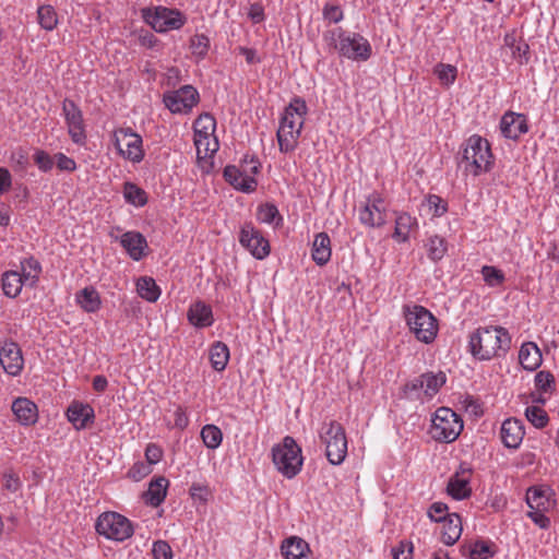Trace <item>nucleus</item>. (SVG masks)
<instances>
[{
	"mask_svg": "<svg viewBox=\"0 0 559 559\" xmlns=\"http://www.w3.org/2000/svg\"><path fill=\"white\" fill-rule=\"evenodd\" d=\"M512 337L509 331L500 325L478 328L469 335L468 350L480 361L503 358L510 350Z\"/></svg>",
	"mask_w": 559,
	"mask_h": 559,
	"instance_id": "obj_1",
	"label": "nucleus"
},
{
	"mask_svg": "<svg viewBox=\"0 0 559 559\" xmlns=\"http://www.w3.org/2000/svg\"><path fill=\"white\" fill-rule=\"evenodd\" d=\"M460 165L466 173L477 177L492 167V153L489 142L478 134L467 138L460 147Z\"/></svg>",
	"mask_w": 559,
	"mask_h": 559,
	"instance_id": "obj_2",
	"label": "nucleus"
},
{
	"mask_svg": "<svg viewBox=\"0 0 559 559\" xmlns=\"http://www.w3.org/2000/svg\"><path fill=\"white\" fill-rule=\"evenodd\" d=\"M261 170V163L257 155L245 154L240 166L227 165L223 170L224 179L236 190L243 193H252L257 190L255 176Z\"/></svg>",
	"mask_w": 559,
	"mask_h": 559,
	"instance_id": "obj_3",
	"label": "nucleus"
},
{
	"mask_svg": "<svg viewBox=\"0 0 559 559\" xmlns=\"http://www.w3.org/2000/svg\"><path fill=\"white\" fill-rule=\"evenodd\" d=\"M404 319L416 340L431 344L438 334V322L435 316L419 305H406L403 307Z\"/></svg>",
	"mask_w": 559,
	"mask_h": 559,
	"instance_id": "obj_4",
	"label": "nucleus"
},
{
	"mask_svg": "<svg viewBox=\"0 0 559 559\" xmlns=\"http://www.w3.org/2000/svg\"><path fill=\"white\" fill-rule=\"evenodd\" d=\"M141 15L143 21L158 34L179 31L188 22V16L181 10L166 5L143 8Z\"/></svg>",
	"mask_w": 559,
	"mask_h": 559,
	"instance_id": "obj_5",
	"label": "nucleus"
},
{
	"mask_svg": "<svg viewBox=\"0 0 559 559\" xmlns=\"http://www.w3.org/2000/svg\"><path fill=\"white\" fill-rule=\"evenodd\" d=\"M272 461L276 469L287 479L294 478L302 468L304 457L301 448L296 440L284 437L282 443L272 448Z\"/></svg>",
	"mask_w": 559,
	"mask_h": 559,
	"instance_id": "obj_6",
	"label": "nucleus"
},
{
	"mask_svg": "<svg viewBox=\"0 0 559 559\" xmlns=\"http://www.w3.org/2000/svg\"><path fill=\"white\" fill-rule=\"evenodd\" d=\"M463 419L449 407H439L431 418L430 437L440 443L454 442L463 430Z\"/></svg>",
	"mask_w": 559,
	"mask_h": 559,
	"instance_id": "obj_7",
	"label": "nucleus"
},
{
	"mask_svg": "<svg viewBox=\"0 0 559 559\" xmlns=\"http://www.w3.org/2000/svg\"><path fill=\"white\" fill-rule=\"evenodd\" d=\"M325 444V454L332 465H340L347 454V439L343 426L336 420L323 423L319 432Z\"/></svg>",
	"mask_w": 559,
	"mask_h": 559,
	"instance_id": "obj_8",
	"label": "nucleus"
},
{
	"mask_svg": "<svg viewBox=\"0 0 559 559\" xmlns=\"http://www.w3.org/2000/svg\"><path fill=\"white\" fill-rule=\"evenodd\" d=\"M96 532L106 539L122 543L134 534L132 522L124 515L107 511L102 513L95 523Z\"/></svg>",
	"mask_w": 559,
	"mask_h": 559,
	"instance_id": "obj_9",
	"label": "nucleus"
},
{
	"mask_svg": "<svg viewBox=\"0 0 559 559\" xmlns=\"http://www.w3.org/2000/svg\"><path fill=\"white\" fill-rule=\"evenodd\" d=\"M200 102L198 90L190 85L180 86L163 94V104L174 115H188Z\"/></svg>",
	"mask_w": 559,
	"mask_h": 559,
	"instance_id": "obj_10",
	"label": "nucleus"
},
{
	"mask_svg": "<svg viewBox=\"0 0 559 559\" xmlns=\"http://www.w3.org/2000/svg\"><path fill=\"white\" fill-rule=\"evenodd\" d=\"M447 383V374L443 371H427L404 386V392L413 399H420V392L428 399L433 397Z\"/></svg>",
	"mask_w": 559,
	"mask_h": 559,
	"instance_id": "obj_11",
	"label": "nucleus"
},
{
	"mask_svg": "<svg viewBox=\"0 0 559 559\" xmlns=\"http://www.w3.org/2000/svg\"><path fill=\"white\" fill-rule=\"evenodd\" d=\"M62 116L72 142L80 146L85 145L87 136L83 112L74 100L70 98L63 99Z\"/></svg>",
	"mask_w": 559,
	"mask_h": 559,
	"instance_id": "obj_12",
	"label": "nucleus"
},
{
	"mask_svg": "<svg viewBox=\"0 0 559 559\" xmlns=\"http://www.w3.org/2000/svg\"><path fill=\"white\" fill-rule=\"evenodd\" d=\"M338 55L353 61H367L372 55V47L361 34L346 32L338 44Z\"/></svg>",
	"mask_w": 559,
	"mask_h": 559,
	"instance_id": "obj_13",
	"label": "nucleus"
},
{
	"mask_svg": "<svg viewBox=\"0 0 559 559\" xmlns=\"http://www.w3.org/2000/svg\"><path fill=\"white\" fill-rule=\"evenodd\" d=\"M115 231H121V227H112L109 236L120 243L130 259L141 261L148 254V243L143 234L136 230H128L120 236H116Z\"/></svg>",
	"mask_w": 559,
	"mask_h": 559,
	"instance_id": "obj_14",
	"label": "nucleus"
},
{
	"mask_svg": "<svg viewBox=\"0 0 559 559\" xmlns=\"http://www.w3.org/2000/svg\"><path fill=\"white\" fill-rule=\"evenodd\" d=\"M358 219L368 228H379L386 223L384 201L379 193H372L367 198L366 203L359 207Z\"/></svg>",
	"mask_w": 559,
	"mask_h": 559,
	"instance_id": "obj_15",
	"label": "nucleus"
},
{
	"mask_svg": "<svg viewBox=\"0 0 559 559\" xmlns=\"http://www.w3.org/2000/svg\"><path fill=\"white\" fill-rule=\"evenodd\" d=\"M239 242L258 260H263L270 254L269 240L251 222H246L240 227Z\"/></svg>",
	"mask_w": 559,
	"mask_h": 559,
	"instance_id": "obj_16",
	"label": "nucleus"
},
{
	"mask_svg": "<svg viewBox=\"0 0 559 559\" xmlns=\"http://www.w3.org/2000/svg\"><path fill=\"white\" fill-rule=\"evenodd\" d=\"M0 365L11 377L21 374L24 368V357L21 347L14 341H5L0 347Z\"/></svg>",
	"mask_w": 559,
	"mask_h": 559,
	"instance_id": "obj_17",
	"label": "nucleus"
},
{
	"mask_svg": "<svg viewBox=\"0 0 559 559\" xmlns=\"http://www.w3.org/2000/svg\"><path fill=\"white\" fill-rule=\"evenodd\" d=\"M307 112L308 107L305 99L296 96L284 108L278 127L288 130H299L301 132Z\"/></svg>",
	"mask_w": 559,
	"mask_h": 559,
	"instance_id": "obj_18",
	"label": "nucleus"
},
{
	"mask_svg": "<svg viewBox=\"0 0 559 559\" xmlns=\"http://www.w3.org/2000/svg\"><path fill=\"white\" fill-rule=\"evenodd\" d=\"M501 135L507 140L518 141L530 130L527 117L524 114L506 111L499 122Z\"/></svg>",
	"mask_w": 559,
	"mask_h": 559,
	"instance_id": "obj_19",
	"label": "nucleus"
},
{
	"mask_svg": "<svg viewBox=\"0 0 559 559\" xmlns=\"http://www.w3.org/2000/svg\"><path fill=\"white\" fill-rule=\"evenodd\" d=\"M473 469L462 463L459 469L449 478L447 492L455 500H464L472 495L471 477Z\"/></svg>",
	"mask_w": 559,
	"mask_h": 559,
	"instance_id": "obj_20",
	"label": "nucleus"
},
{
	"mask_svg": "<svg viewBox=\"0 0 559 559\" xmlns=\"http://www.w3.org/2000/svg\"><path fill=\"white\" fill-rule=\"evenodd\" d=\"M64 415L76 431L85 430L94 425L95 411L88 404L81 401H72Z\"/></svg>",
	"mask_w": 559,
	"mask_h": 559,
	"instance_id": "obj_21",
	"label": "nucleus"
},
{
	"mask_svg": "<svg viewBox=\"0 0 559 559\" xmlns=\"http://www.w3.org/2000/svg\"><path fill=\"white\" fill-rule=\"evenodd\" d=\"M523 421L516 418H507L500 428V438L506 448L518 449L524 438Z\"/></svg>",
	"mask_w": 559,
	"mask_h": 559,
	"instance_id": "obj_22",
	"label": "nucleus"
},
{
	"mask_svg": "<svg viewBox=\"0 0 559 559\" xmlns=\"http://www.w3.org/2000/svg\"><path fill=\"white\" fill-rule=\"evenodd\" d=\"M11 409L21 426L29 427L38 420V407L27 397H16Z\"/></svg>",
	"mask_w": 559,
	"mask_h": 559,
	"instance_id": "obj_23",
	"label": "nucleus"
},
{
	"mask_svg": "<svg viewBox=\"0 0 559 559\" xmlns=\"http://www.w3.org/2000/svg\"><path fill=\"white\" fill-rule=\"evenodd\" d=\"M187 318L189 323L197 329H205L214 323L212 307L203 300H197L190 305Z\"/></svg>",
	"mask_w": 559,
	"mask_h": 559,
	"instance_id": "obj_24",
	"label": "nucleus"
},
{
	"mask_svg": "<svg viewBox=\"0 0 559 559\" xmlns=\"http://www.w3.org/2000/svg\"><path fill=\"white\" fill-rule=\"evenodd\" d=\"M419 227L418 219L408 212H395V227L392 238L399 243L409 240L411 234Z\"/></svg>",
	"mask_w": 559,
	"mask_h": 559,
	"instance_id": "obj_25",
	"label": "nucleus"
},
{
	"mask_svg": "<svg viewBox=\"0 0 559 559\" xmlns=\"http://www.w3.org/2000/svg\"><path fill=\"white\" fill-rule=\"evenodd\" d=\"M124 138L129 139L126 148L121 151V157L133 164H139L144 158L143 140L140 134L135 133L131 128L124 129Z\"/></svg>",
	"mask_w": 559,
	"mask_h": 559,
	"instance_id": "obj_26",
	"label": "nucleus"
},
{
	"mask_svg": "<svg viewBox=\"0 0 559 559\" xmlns=\"http://www.w3.org/2000/svg\"><path fill=\"white\" fill-rule=\"evenodd\" d=\"M20 276L25 283L26 287L35 288L38 285L43 266L40 262L34 257L28 255L20 261Z\"/></svg>",
	"mask_w": 559,
	"mask_h": 559,
	"instance_id": "obj_27",
	"label": "nucleus"
},
{
	"mask_svg": "<svg viewBox=\"0 0 559 559\" xmlns=\"http://www.w3.org/2000/svg\"><path fill=\"white\" fill-rule=\"evenodd\" d=\"M285 559H310V547L306 540L298 536H292L283 540L281 546Z\"/></svg>",
	"mask_w": 559,
	"mask_h": 559,
	"instance_id": "obj_28",
	"label": "nucleus"
},
{
	"mask_svg": "<svg viewBox=\"0 0 559 559\" xmlns=\"http://www.w3.org/2000/svg\"><path fill=\"white\" fill-rule=\"evenodd\" d=\"M331 255L332 248L330 236L324 231L317 234L311 248L312 260L317 265L324 266L331 260Z\"/></svg>",
	"mask_w": 559,
	"mask_h": 559,
	"instance_id": "obj_29",
	"label": "nucleus"
},
{
	"mask_svg": "<svg viewBox=\"0 0 559 559\" xmlns=\"http://www.w3.org/2000/svg\"><path fill=\"white\" fill-rule=\"evenodd\" d=\"M551 489L543 486H532L526 491V503L531 510L549 511Z\"/></svg>",
	"mask_w": 559,
	"mask_h": 559,
	"instance_id": "obj_30",
	"label": "nucleus"
},
{
	"mask_svg": "<svg viewBox=\"0 0 559 559\" xmlns=\"http://www.w3.org/2000/svg\"><path fill=\"white\" fill-rule=\"evenodd\" d=\"M519 361L528 371H535L543 362L540 348L534 342H525L519 350Z\"/></svg>",
	"mask_w": 559,
	"mask_h": 559,
	"instance_id": "obj_31",
	"label": "nucleus"
},
{
	"mask_svg": "<svg viewBox=\"0 0 559 559\" xmlns=\"http://www.w3.org/2000/svg\"><path fill=\"white\" fill-rule=\"evenodd\" d=\"M75 302L87 313H95L102 307V298L94 286H86L75 294Z\"/></svg>",
	"mask_w": 559,
	"mask_h": 559,
	"instance_id": "obj_32",
	"label": "nucleus"
},
{
	"mask_svg": "<svg viewBox=\"0 0 559 559\" xmlns=\"http://www.w3.org/2000/svg\"><path fill=\"white\" fill-rule=\"evenodd\" d=\"M424 248L426 250L427 258L431 262L438 263L447 255L449 243L444 237L432 234L427 236L424 241Z\"/></svg>",
	"mask_w": 559,
	"mask_h": 559,
	"instance_id": "obj_33",
	"label": "nucleus"
},
{
	"mask_svg": "<svg viewBox=\"0 0 559 559\" xmlns=\"http://www.w3.org/2000/svg\"><path fill=\"white\" fill-rule=\"evenodd\" d=\"M503 44L511 49L512 57L520 64L528 63L531 59L530 46L524 39H518L514 33H507L503 37Z\"/></svg>",
	"mask_w": 559,
	"mask_h": 559,
	"instance_id": "obj_34",
	"label": "nucleus"
},
{
	"mask_svg": "<svg viewBox=\"0 0 559 559\" xmlns=\"http://www.w3.org/2000/svg\"><path fill=\"white\" fill-rule=\"evenodd\" d=\"M168 485L169 481L163 476L152 479L144 493L145 502L152 507L162 504L166 498Z\"/></svg>",
	"mask_w": 559,
	"mask_h": 559,
	"instance_id": "obj_35",
	"label": "nucleus"
},
{
	"mask_svg": "<svg viewBox=\"0 0 559 559\" xmlns=\"http://www.w3.org/2000/svg\"><path fill=\"white\" fill-rule=\"evenodd\" d=\"M442 523V542L448 545H454L462 535V520L457 513H452Z\"/></svg>",
	"mask_w": 559,
	"mask_h": 559,
	"instance_id": "obj_36",
	"label": "nucleus"
},
{
	"mask_svg": "<svg viewBox=\"0 0 559 559\" xmlns=\"http://www.w3.org/2000/svg\"><path fill=\"white\" fill-rule=\"evenodd\" d=\"M230 353L228 346L221 342L216 341L214 342L209 349V359L211 362V367L215 371H223L225 370L228 361H229Z\"/></svg>",
	"mask_w": 559,
	"mask_h": 559,
	"instance_id": "obj_37",
	"label": "nucleus"
},
{
	"mask_svg": "<svg viewBox=\"0 0 559 559\" xmlns=\"http://www.w3.org/2000/svg\"><path fill=\"white\" fill-rule=\"evenodd\" d=\"M1 286L3 294L8 298H16L21 292L23 286H25L24 281L20 276V271L10 270L5 271L1 276Z\"/></svg>",
	"mask_w": 559,
	"mask_h": 559,
	"instance_id": "obj_38",
	"label": "nucleus"
},
{
	"mask_svg": "<svg viewBox=\"0 0 559 559\" xmlns=\"http://www.w3.org/2000/svg\"><path fill=\"white\" fill-rule=\"evenodd\" d=\"M122 195L126 203L134 207H143L148 201L146 191L132 181H126L123 183Z\"/></svg>",
	"mask_w": 559,
	"mask_h": 559,
	"instance_id": "obj_39",
	"label": "nucleus"
},
{
	"mask_svg": "<svg viewBox=\"0 0 559 559\" xmlns=\"http://www.w3.org/2000/svg\"><path fill=\"white\" fill-rule=\"evenodd\" d=\"M300 135L301 132L299 130H288L278 127L276 139L280 152L283 154L293 153L298 146Z\"/></svg>",
	"mask_w": 559,
	"mask_h": 559,
	"instance_id": "obj_40",
	"label": "nucleus"
},
{
	"mask_svg": "<svg viewBox=\"0 0 559 559\" xmlns=\"http://www.w3.org/2000/svg\"><path fill=\"white\" fill-rule=\"evenodd\" d=\"M257 219L260 223L280 227L283 224V216L274 203H263L257 207Z\"/></svg>",
	"mask_w": 559,
	"mask_h": 559,
	"instance_id": "obj_41",
	"label": "nucleus"
},
{
	"mask_svg": "<svg viewBox=\"0 0 559 559\" xmlns=\"http://www.w3.org/2000/svg\"><path fill=\"white\" fill-rule=\"evenodd\" d=\"M136 292L142 299L148 302L157 301L162 294L155 280L150 276H141L136 281Z\"/></svg>",
	"mask_w": 559,
	"mask_h": 559,
	"instance_id": "obj_42",
	"label": "nucleus"
},
{
	"mask_svg": "<svg viewBox=\"0 0 559 559\" xmlns=\"http://www.w3.org/2000/svg\"><path fill=\"white\" fill-rule=\"evenodd\" d=\"M193 140L198 158L212 156L219 148V143L215 135L194 134Z\"/></svg>",
	"mask_w": 559,
	"mask_h": 559,
	"instance_id": "obj_43",
	"label": "nucleus"
},
{
	"mask_svg": "<svg viewBox=\"0 0 559 559\" xmlns=\"http://www.w3.org/2000/svg\"><path fill=\"white\" fill-rule=\"evenodd\" d=\"M200 435L204 445L210 450L217 449L223 442V432L216 425L203 426Z\"/></svg>",
	"mask_w": 559,
	"mask_h": 559,
	"instance_id": "obj_44",
	"label": "nucleus"
},
{
	"mask_svg": "<svg viewBox=\"0 0 559 559\" xmlns=\"http://www.w3.org/2000/svg\"><path fill=\"white\" fill-rule=\"evenodd\" d=\"M37 19L40 27L48 32L53 31L58 25L57 12L50 4H44L37 9Z\"/></svg>",
	"mask_w": 559,
	"mask_h": 559,
	"instance_id": "obj_45",
	"label": "nucleus"
},
{
	"mask_svg": "<svg viewBox=\"0 0 559 559\" xmlns=\"http://www.w3.org/2000/svg\"><path fill=\"white\" fill-rule=\"evenodd\" d=\"M433 74L443 86L450 87L456 80L457 69L453 64L440 62L433 67Z\"/></svg>",
	"mask_w": 559,
	"mask_h": 559,
	"instance_id": "obj_46",
	"label": "nucleus"
},
{
	"mask_svg": "<svg viewBox=\"0 0 559 559\" xmlns=\"http://www.w3.org/2000/svg\"><path fill=\"white\" fill-rule=\"evenodd\" d=\"M534 384L538 392L551 395L556 391V380L554 374L547 370L538 371L534 377Z\"/></svg>",
	"mask_w": 559,
	"mask_h": 559,
	"instance_id": "obj_47",
	"label": "nucleus"
},
{
	"mask_svg": "<svg viewBox=\"0 0 559 559\" xmlns=\"http://www.w3.org/2000/svg\"><path fill=\"white\" fill-rule=\"evenodd\" d=\"M423 205L428 207L429 212H431L433 217H441L449 210L448 202L443 200L440 195L432 193L425 195L423 200Z\"/></svg>",
	"mask_w": 559,
	"mask_h": 559,
	"instance_id": "obj_48",
	"label": "nucleus"
},
{
	"mask_svg": "<svg viewBox=\"0 0 559 559\" xmlns=\"http://www.w3.org/2000/svg\"><path fill=\"white\" fill-rule=\"evenodd\" d=\"M194 134L215 135L216 119L209 112L201 114L193 123Z\"/></svg>",
	"mask_w": 559,
	"mask_h": 559,
	"instance_id": "obj_49",
	"label": "nucleus"
},
{
	"mask_svg": "<svg viewBox=\"0 0 559 559\" xmlns=\"http://www.w3.org/2000/svg\"><path fill=\"white\" fill-rule=\"evenodd\" d=\"M525 417L537 429H543L549 421L548 414L539 405L527 406Z\"/></svg>",
	"mask_w": 559,
	"mask_h": 559,
	"instance_id": "obj_50",
	"label": "nucleus"
},
{
	"mask_svg": "<svg viewBox=\"0 0 559 559\" xmlns=\"http://www.w3.org/2000/svg\"><path fill=\"white\" fill-rule=\"evenodd\" d=\"M480 274L486 285L492 288L501 286L506 281L504 273L492 265H484L480 269Z\"/></svg>",
	"mask_w": 559,
	"mask_h": 559,
	"instance_id": "obj_51",
	"label": "nucleus"
},
{
	"mask_svg": "<svg viewBox=\"0 0 559 559\" xmlns=\"http://www.w3.org/2000/svg\"><path fill=\"white\" fill-rule=\"evenodd\" d=\"M210 49V38L205 34H195L190 39L191 53L199 60L206 57Z\"/></svg>",
	"mask_w": 559,
	"mask_h": 559,
	"instance_id": "obj_52",
	"label": "nucleus"
},
{
	"mask_svg": "<svg viewBox=\"0 0 559 559\" xmlns=\"http://www.w3.org/2000/svg\"><path fill=\"white\" fill-rule=\"evenodd\" d=\"M192 500L206 503L212 498V489L205 483H193L189 488Z\"/></svg>",
	"mask_w": 559,
	"mask_h": 559,
	"instance_id": "obj_53",
	"label": "nucleus"
},
{
	"mask_svg": "<svg viewBox=\"0 0 559 559\" xmlns=\"http://www.w3.org/2000/svg\"><path fill=\"white\" fill-rule=\"evenodd\" d=\"M490 544L485 540L475 542L469 550V559H488L493 556Z\"/></svg>",
	"mask_w": 559,
	"mask_h": 559,
	"instance_id": "obj_54",
	"label": "nucleus"
},
{
	"mask_svg": "<svg viewBox=\"0 0 559 559\" xmlns=\"http://www.w3.org/2000/svg\"><path fill=\"white\" fill-rule=\"evenodd\" d=\"M153 468L146 462L138 461L128 471L127 476L134 480L140 481L152 473Z\"/></svg>",
	"mask_w": 559,
	"mask_h": 559,
	"instance_id": "obj_55",
	"label": "nucleus"
},
{
	"mask_svg": "<svg viewBox=\"0 0 559 559\" xmlns=\"http://www.w3.org/2000/svg\"><path fill=\"white\" fill-rule=\"evenodd\" d=\"M347 31H344L342 27H335L323 33L324 43L335 51L338 52V44L342 38L345 37Z\"/></svg>",
	"mask_w": 559,
	"mask_h": 559,
	"instance_id": "obj_56",
	"label": "nucleus"
},
{
	"mask_svg": "<svg viewBox=\"0 0 559 559\" xmlns=\"http://www.w3.org/2000/svg\"><path fill=\"white\" fill-rule=\"evenodd\" d=\"M428 518L437 523L443 522L447 516H450L452 513H449V508L443 502H433L428 509Z\"/></svg>",
	"mask_w": 559,
	"mask_h": 559,
	"instance_id": "obj_57",
	"label": "nucleus"
},
{
	"mask_svg": "<svg viewBox=\"0 0 559 559\" xmlns=\"http://www.w3.org/2000/svg\"><path fill=\"white\" fill-rule=\"evenodd\" d=\"M33 159L38 169L43 173H49L53 167V158L44 150H36Z\"/></svg>",
	"mask_w": 559,
	"mask_h": 559,
	"instance_id": "obj_58",
	"label": "nucleus"
},
{
	"mask_svg": "<svg viewBox=\"0 0 559 559\" xmlns=\"http://www.w3.org/2000/svg\"><path fill=\"white\" fill-rule=\"evenodd\" d=\"M152 556L154 559H173L174 552L166 540H155L152 545Z\"/></svg>",
	"mask_w": 559,
	"mask_h": 559,
	"instance_id": "obj_59",
	"label": "nucleus"
},
{
	"mask_svg": "<svg viewBox=\"0 0 559 559\" xmlns=\"http://www.w3.org/2000/svg\"><path fill=\"white\" fill-rule=\"evenodd\" d=\"M2 478L4 480V488L10 492H17L22 488V481L19 475L13 469H5L2 473Z\"/></svg>",
	"mask_w": 559,
	"mask_h": 559,
	"instance_id": "obj_60",
	"label": "nucleus"
},
{
	"mask_svg": "<svg viewBox=\"0 0 559 559\" xmlns=\"http://www.w3.org/2000/svg\"><path fill=\"white\" fill-rule=\"evenodd\" d=\"M323 19L330 23H340L344 19V12L340 5L326 3L322 9Z\"/></svg>",
	"mask_w": 559,
	"mask_h": 559,
	"instance_id": "obj_61",
	"label": "nucleus"
},
{
	"mask_svg": "<svg viewBox=\"0 0 559 559\" xmlns=\"http://www.w3.org/2000/svg\"><path fill=\"white\" fill-rule=\"evenodd\" d=\"M393 559H413V544L402 540L396 547L392 548Z\"/></svg>",
	"mask_w": 559,
	"mask_h": 559,
	"instance_id": "obj_62",
	"label": "nucleus"
},
{
	"mask_svg": "<svg viewBox=\"0 0 559 559\" xmlns=\"http://www.w3.org/2000/svg\"><path fill=\"white\" fill-rule=\"evenodd\" d=\"M145 460L151 466L157 464L163 457V450L156 443H148L145 448Z\"/></svg>",
	"mask_w": 559,
	"mask_h": 559,
	"instance_id": "obj_63",
	"label": "nucleus"
},
{
	"mask_svg": "<svg viewBox=\"0 0 559 559\" xmlns=\"http://www.w3.org/2000/svg\"><path fill=\"white\" fill-rule=\"evenodd\" d=\"M56 164L59 170L72 173L76 169V163L73 158L59 152L55 154Z\"/></svg>",
	"mask_w": 559,
	"mask_h": 559,
	"instance_id": "obj_64",
	"label": "nucleus"
}]
</instances>
